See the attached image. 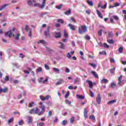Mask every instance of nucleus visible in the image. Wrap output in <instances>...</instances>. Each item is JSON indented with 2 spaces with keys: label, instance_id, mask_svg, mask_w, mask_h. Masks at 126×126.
Segmentation results:
<instances>
[{
  "label": "nucleus",
  "instance_id": "de8ad7c7",
  "mask_svg": "<svg viewBox=\"0 0 126 126\" xmlns=\"http://www.w3.org/2000/svg\"><path fill=\"white\" fill-rule=\"evenodd\" d=\"M65 102H66V104H67V105L71 104V102H70V101L68 100V99H66Z\"/></svg>",
  "mask_w": 126,
  "mask_h": 126
},
{
  "label": "nucleus",
  "instance_id": "2eb2a0df",
  "mask_svg": "<svg viewBox=\"0 0 126 126\" xmlns=\"http://www.w3.org/2000/svg\"><path fill=\"white\" fill-rule=\"evenodd\" d=\"M96 13L98 16V17H99V18H103V15H102V13H101L100 12V11L98 10H96Z\"/></svg>",
  "mask_w": 126,
  "mask_h": 126
},
{
  "label": "nucleus",
  "instance_id": "4c0bfd02",
  "mask_svg": "<svg viewBox=\"0 0 126 126\" xmlns=\"http://www.w3.org/2000/svg\"><path fill=\"white\" fill-rule=\"evenodd\" d=\"M90 95L91 96V97H94V93H93V92L92 91V90H91V89H90Z\"/></svg>",
  "mask_w": 126,
  "mask_h": 126
},
{
  "label": "nucleus",
  "instance_id": "13d9d810",
  "mask_svg": "<svg viewBox=\"0 0 126 126\" xmlns=\"http://www.w3.org/2000/svg\"><path fill=\"white\" fill-rule=\"evenodd\" d=\"M4 80H5V81H9V77H8V76H6Z\"/></svg>",
  "mask_w": 126,
  "mask_h": 126
},
{
  "label": "nucleus",
  "instance_id": "0eeeda50",
  "mask_svg": "<svg viewBox=\"0 0 126 126\" xmlns=\"http://www.w3.org/2000/svg\"><path fill=\"white\" fill-rule=\"evenodd\" d=\"M53 35L55 38H62V35L61 34V32H55L53 33Z\"/></svg>",
  "mask_w": 126,
  "mask_h": 126
},
{
  "label": "nucleus",
  "instance_id": "a878e982",
  "mask_svg": "<svg viewBox=\"0 0 126 126\" xmlns=\"http://www.w3.org/2000/svg\"><path fill=\"white\" fill-rule=\"evenodd\" d=\"M87 2L89 4V5H90V6H93V5L94 4L92 1H90L89 0H88L87 1Z\"/></svg>",
  "mask_w": 126,
  "mask_h": 126
},
{
  "label": "nucleus",
  "instance_id": "f3484780",
  "mask_svg": "<svg viewBox=\"0 0 126 126\" xmlns=\"http://www.w3.org/2000/svg\"><path fill=\"white\" fill-rule=\"evenodd\" d=\"M92 74H93L94 77H95V78H99V76H98V74H97V73L95 71H92Z\"/></svg>",
  "mask_w": 126,
  "mask_h": 126
},
{
  "label": "nucleus",
  "instance_id": "4d7b16f0",
  "mask_svg": "<svg viewBox=\"0 0 126 126\" xmlns=\"http://www.w3.org/2000/svg\"><path fill=\"white\" fill-rule=\"evenodd\" d=\"M111 88H114V87H115L116 86V83H111Z\"/></svg>",
  "mask_w": 126,
  "mask_h": 126
},
{
  "label": "nucleus",
  "instance_id": "412c9836",
  "mask_svg": "<svg viewBox=\"0 0 126 126\" xmlns=\"http://www.w3.org/2000/svg\"><path fill=\"white\" fill-rule=\"evenodd\" d=\"M76 97L78 98V99H80V100H83L84 99V96L79 95V94H76Z\"/></svg>",
  "mask_w": 126,
  "mask_h": 126
},
{
  "label": "nucleus",
  "instance_id": "f03ea898",
  "mask_svg": "<svg viewBox=\"0 0 126 126\" xmlns=\"http://www.w3.org/2000/svg\"><path fill=\"white\" fill-rule=\"evenodd\" d=\"M88 31V28L86 25H83L78 28V32L79 34H82L83 33H86Z\"/></svg>",
  "mask_w": 126,
  "mask_h": 126
},
{
  "label": "nucleus",
  "instance_id": "2f4dec72",
  "mask_svg": "<svg viewBox=\"0 0 126 126\" xmlns=\"http://www.w3.org/2000/svg\"><path fill=\"white\" fill-rule=\"evenodd\" d=\"M6 6H8V4H4V5H2L1 7V8H0V11H1V10H2V9H4V8H5V7H6Z\"/></svg>",
  "mask_w": 126,
  "mask_h": 126
},
{
  "label": "nucleus",
  "instance_id": "9d476101",
  "mask_svg": "<svg viewBox=\"0 0 126 126\" xmlns=\"http://www.w3.org/2000/svg\"><path fill=\"white\" fill-rule=\"evenodd\" d=\"M39 105L40 106L39 107L40 109H41V111H45L46 109V106L43 104V102L42 101L40 102Z\"/></svg>",
  "mask_w": 126,
  "mask_h": 126
},
{
  "label": "nucleus",
  "instance_id": "393cba45",
  "mask_svg": "<svg viewBox=\"0 0 126 126\" xmlns=\"http://www.w3.org/2000/svg\"><path fill=\"white\" fill-rule=\"evenodd\" d=\"M53 71H54V72H57V73H60V69L58 68H53Z\"/></svg>",
  "mask_w": 126,
  "mask_h": 126
},
{
  "label": "nucleus",
  "instance_id": "bb28decb",
  "mask_svg": "<svg viewBox=\"0 0 126 126\" xmlns=\"http://www.w3.org/2000/svg\"><path fill=\"white\" fill-rule=\"evenodd\" d=\"M14 121L13 118L12 117L11 118H10L8 121H7V124L9 125V124H11V123H12Z\"/></svg>",
  "mask_w": 126,
  "mask_h": 126
},
{
  "label": "nucleus",
  "instance_id": "774afa93",
  "mask_svg": "<svg viewBox=\"0 0 126 126\" xmlns=\"http://www.w3.org/2000/svg\"><path fill=\"white\" fill-rule=\"evenodd\" d=\"M110 62L112 63H115V59L114 58H110Z\"/></svg>",
  "mask_w": 126,
  "mask_h": 126
},
{
  "label": "nucleus",
  "instance_id": "6ab92c4d",
  "mask_svg": "<svg viewBox=\"0 0 126 126\" xmlns=\"http://www.w3.org/2000/svg\"><path fill=\"white\" fill-rule=\"evenodd\" d=\"M116 70V67H114L110 70L111 74L115 75V71Z\"/></svg>",
  "mask_w": 126,
  "mask_h": 126
},
{
  "label": "nucleus",
  "instance_id": "473e14b6",
  "mask_svg": "<svg viewBox=\"0 0 126 126\" xmlns=\"http://www.w3.org/2000/svg\"><path fill=\"white\" fill-rule=\"evenodd\" d=\"M88 113V112L87 111H85L84 112V117L86 118V119H87V118H88V116H87V114Z\"/></svg>",
  "mask_w": 126,
  "mask_h": 126
},
{
  "label": "nucleus",
  "instance_id": "ea45409f",
  "mask_svg": "<svg viewBox=\"0 0 126 126\" xmlns=\"http://www.w3.org/2000/svg\"><path fill=\"white\" fill-rule=\"evenodd\" d=\"M39 98L41 101H46V98H45V97L42 95H40Z\"/></svg>",
  "mask_w": 126,
  "mask_h": 126
},
{
  "label": "nucleus",
  "instance_id": "ddd939ff",
  "mask_svg": "<svg viewBox=\"0 0 126 126\" xmlns=\"http://www.w3.org/2000/svg\"><path fill=\"white\" fill-rule=\"evenodd\" d=\"M86 82L88 83L90 88H93V86H94V85H93V83H92V81L87 80L86 81Z\"/></svg>",
  "mask_w": 126,
  "mask_h": 126
},
{
  "label": "nucleus",
  "instance_id": "680f3d73",
  "mask_svg": "<svg viewBox=\"0 0 126 126\" xmlns=\"http://www.w3.org/2000/svg\"><path fill=\"white\" fill-rule=\"evenodd\" d=\"M67 58H68V59H70V58H71V55H70L69 53H67Z\"/></svg>",
  "mask_w": 126,
  "mask_h": 126
},
{
  "label": "nucleus",
  "instance_id": "3c124183",
  "mask_svg": "<svg viewBox=\"0 0 126 126\" xmlns=\"http://www.w3.org/2000/svg\"><path fill=\"white\" fill-rule=\"evenodd\" d=\"M123 47H120L118 50L119 53H122L123 52Z\"/></svg>",
  "mask_w": 126,
  "mask_h": 126
},
{
  "label": "nucleus",
  "instance_id": "39448f33",
  "mask_svg": "<svg viewBox=\"0 0 126 126\" xmlns=\"http://www.w3.org/2000/svg\"><path fill=\"white\" fill-rule=\"evenodd\" d=\"M122 78H123V75H120V76L118 78V84L121 86H123L125 84L124 83V81L122 80Z\"/></svg>",
  "mask_w": 126,
  "mask_h": 126
},
{
  "label": "nucleus",
  "instance_id": "79ce46f5",
  "mask_svg": "<svg viewBox=\"0 0 126 126\" xmlns=\"http://www.w3.org/2000/svg\"><path fill=\"white\" fill-rule=\"evenodd\" d=\"M102 32H103V30L100 29L98 32V34L99 36H102Z\"/></svg>",
  "mask_w": 126,
  "mask_h": 126
},
{
  "label": "nucleus",
  "instance_id": "603ef678",
  "mask_svg": "<svg viewBox=\"0 0 126 126\" xmlns=\"http://www.w3.org/2000/svg\"><path fill=\"white\" fill-rule=\"evenodd\" d=\"M70 122V123H71V124H72V123H73V122H74V117L72 116L71 118Z\"/></svg>",
  "mask_w": 126,
  "mask_h": 126
},
{
  "label": "nucleus",
  "instance_id": "f257e3e1",
  "mask_svg": "<svg viewBox=\"0 0 126 126\" xmlns=\"http://www.w3.org/2000/svg\"><path fill=\"white\" fill-rule=\"evenodd\" d=\"M5 36H6V37H7L8 36L9 38H11V36H13V37H15L16 40H17L20 39V33H16V35L14 34H12L11 31L5 32Z\"/></svg>",
  "mask_w": 126,
  "mask_h": 126
},
{
  "label": "nucleus",
  "instance_id": "864d4df0",
  "mask_svg": "<svg viewBox=\"0 0 126 126\" xmlns=\"http://www.w3.org/2000/svg\"><path fill=\"white\" fill-rule=\"evenodd\" d=\"M62 82H63V80H61L59 82H57L56 83V85H60V84H62Z\"/></svg>",
  "mask_w": 126,
  "mask_h": 126
},
{
  "label": "nucleus",
  "instance_id": "6e6552de",
  "mask_svg": "<svg viewBox=\"0 0 126 126\" xmlns=\"http://www.w3.org/2000/svg\"><path fill=\"white\" fill-rule=\"evenodd\" d=\"M50 28H51V27H47L46 29V31L44 32V35L46 37H48L49 35H50Z\"/></svg>",
  "mask_w": 126,
  "mask_h": 126
},
{
  "label": "nucleus",
  "instance_id": "09e8293b",
  "mask_svg": "<svg viewBox=\"0 0 126 126\" xmlns=\"http://www.w3.org/2000/svg\"><path fill=\"white\" fill-rule=\"evenodd\" d=\"M44 67L47 69V70H49L50 69V67L46 64H44Z\"/></svg>",
  "mask_w": 126,
  "mask_h": 126
},
{
  "label": "nucleus",
  "instance_id": "052dcab7",
  "mask_svg": "<svg viewBox=\"0 0 126 126\" xmlns=\"http://www.w3.org/2000/svg\"><path fill=\"white\" fill-rule=\"evenodd\" d=\"M120 3L116 2L114 3V7H117V6H119Z\"/></svg>",
  "mask_w": 126,
  "mask_h": 126
},
{
  "label": "nucleus",
  "instance_id": "4be33fe9",
  "mask_svg": "<svg viewBox=\"0 0 126 126\" xmlns=\"http://www.w3.org/2000/svg\"><path fill=\"white\" fill-rule=\"evenodd\" d=\"M63 6V4H60V5L56 6V8H57V9L61 10V9H62Z\"/></svg>",
  "mask_w": 126,
  "mask_h": 126
},
{
  "label": "nucleus",
  "instance_id": "69168bd1",
  "mask_svg": "<svg viewBox=\"0 0 126 126\" xmlns=\"http://www.w3.org/2000/svg\"><path fill=\"white\" fill-rule=\"evenodd\" d=\"M18 124H19V126H21V125L23 124V120H21L20 121H19L18 122Z\"/></svg>",
  "mask_w": 126,
  "mask_h": 126
},
{
  "label": "nucleus",
  "instance_id": "f704fd0d",
  "mask_svg": "<svg viewBox=\"0 0 126 126\" xmlns=\"http://www.w3.org/2000/svg\"><path fill=\"white\" fill-rule=\"evenodd\" d=\"M80 79L79 78H76V79H75L74 80V82L75 83H77L78 84H79V81H80Z\"/></svg>",
  "mask_w": 126,
  "mask_h": 126
},
{
  "label": "nucleus",
  "instance_id": "a211bd4d",
  "mask_svg": "<svg viewBox=\"0 0 126 126\" xmlns=\"http://www.w3.org/2000/svg\"><path fill=\"white\" fill-rule=\"evenodd\" d=\"M35 3V2H36V1H35V0H30L29 1H28V4H29V5H33V3Z\"/></svg>",
  "mask_w": 126,
  "mask_h": 126
},
{
  "label": "nucleus",
  "instance_id": "a19ab883",
  "mask_svg": "<svg viewBox=\"0 0 126 126\" xmlns=\"http://www.w3.org/2000/svg\"><path fill=\"white\" fill-rule=\"evenodd\" d=\"M85 40H90V39H91V38L90 37V36H89V35H86V36H85Z\"/></svg>",
  "mask_w": 126,
  "mask_h": 126
},
{
  "label": "nucleus",
  "instance_id": "f8f14e48",
  "mask_svg": "<svg viewBox=\"0 0 126 126\" xmlns=\"http://www.w3.org/2000/svg\"><path fill=\"white\" fill-rule=\"evenodd\" d=\"M33 123V120H32V117L29 116L28 118L27 124L28 125H30Z\"/></svg>",
  "mask_w": 126,
  "mask_h": 126
},
{
  "label": "nucleus",
  "instance_id": "b1692460",
  "mask_svg": "<svg viewBox=\"0 0 126 126\" xmlns=\"http://www.w3.org/2000/svg\"><path fill=\"white\" fill-rule=\"evenodd\" d=\"M64 14L65 15H69V14H71V9H69L68 11L64 13Z\"/></svg>",
  "mask_w": 126,
  "mask_h": 126
},
{
  "label": "nucleus",
  "instance_id": "5701e85b",
  "mask_svg": "<svg viewBox=\"0 0 126 126\" xmlns=\"http://www.w3.org/2000/svg\"><path fill=\"white\" fill-rule=\"evenodd\" d=\"M101 83H108V82H109V80H108V79H102L101 81H100Z\"/></svg>",
  "mask_w": 126,
  "mask_h": 126
},
{
  "label": "nucleus",
  "instance_id": "4468645a",
  "mask_svg": "<svg viewBox=\"0 0 126 126\" xmlns=\"http://www.w3.org/2000/svg\"><path fill=\"white\" fill-rule=\"evenodd\" d=\"M8 91L7 88H5L4 89L2 88H0V93H6Z\"/></svg>",
  "mask_w": 126,
  "mask_h": 126
},
{
  "label": "nucleus",
  "instance_id": "6e6d98bb",
  "mask_svg": "<svg viewBox=\"0 0 126 126\" xmlns=\"http://www.w3.org/2000/svg\"><path fill=\"white\" fill-rule=\"evenodd\" d=\"M29 37H32V32L31 31V29H30V31L29 32Z\"/></svg>",
  "mask_w": 126,
  "mask_h": 126
},
{
  "label": "nucleus",
  "instance_id": "5fc2aeb1",
  "mask_svg": "<svg viewBox=\"0 0 126 126\" xmlns=\"http://www.w3.org/2000/svg\"><path fill=\"white\" fill-rule=\"evenodd\" d=\"M68 96H69V92H67L66 94L65 95L64 98H68Z\"/></svg>",
  "mask_w": 126,
  "mask_h": 126
},
{
  "label": "nucleus",
  "instance_id": "423d86ee",
  "mask_svg": "<svg viewBox=\"0 0 126 126\" xmlns=\"http://www.w3.org/2000/svg\"><path fill=\"white\" fill-rule=\"evenodd\" d=\"M102 98H101V94H97V97H96V102L100 105L101 104V100Z\"/></svg>",
  "mask_w": 126,
  "mask_h": 126
},
{
  "label": "nucleus",
  "instance_id": "c03bdc74",
  "mask_svg": "<svg viewBox=\"0 0 126 126\" xmlns=\"http://www.w3.org/2000/svg\"><path fill=\"white\" fill-rule=\"evenodd\" d=\"M112 17L115 20H119V17L116 15H113V16H112Z\"/></svg>",
  "mask_w": 126,
  "mask_h": 126
},
{
  "label": "nucleus",
  "instance_id": "72a5a7b5",
  "mask_svg": "<svg viewBox=\"0 0 126 126\" xmlns=\"http://www.w3.org/2000/svg\"><path fill=\"white\" fill-rule=\"evenodd\" d=\"M100 8L102 9H106L107 8V2H105L104 5H102L100 7Z\"/></svg>",
  "mask_w": 126,
  "mask_h": 126
},
{
  "label": "nucleus",
  "instance_id": "8fccbe9b",
  "mask_svg": "<svg viewBox=\"0 0 126 126\" xmlns=\"http://www.w3.org/2000/svg\"><path fill=\"white\" fill-rule=\"evenodd\" d=\"M65 71L66 73H69V72H70V70H69L67 67L65 68Z\"/></svg>",
  "mask_w": 126,
  "mask_h": 126
},
{
  "label": "nucleus",
  "instance_id": "49530a36",
  "mask_svg": "<svg viewBox=\"0 0 126 126\" xmlns=\"http://www.w3.org/2000/svg\"><path fill=\"white\" fill-rule=\"evenodd\" d=\"M123 13L124 14V17H125V19L126 21V10H123Z\"/></svg>",
  "mask_w": 126,
  "mask_h": 126
},
{
  "label": "nucleus",
  "instance_id": "a18cd8bd",
  "mask_svg": "<svg viewBox=\"0 0 126 126\" xmlns=\"http://www.w3.org/2000/svg\"><path fill=\"white\" fill-rule=\"evenodd\" d=\"M99 55H107L106 51H101L99 52Z\"/></svg>",
  "mask_w": 126,
  "mask_h": 126
},
{
  "label": "nucleus",
  "instance_id": "1a4fd4ad",
  "mask_svg": "<svg viewBox=\"0 0 126 126\" xmlns=\"http://www.w3.org/2000/svg\"><path fill=\"white\" fill-rule=\"evenodd\" d=\"M58 44L60 45L59 46V48L62 49V50H64V49H65V46H64V44L63 42L59 41L58 42Z\"/></svg>",
  "mask_w": 126,
  "mask_h": 126
},
{
  "label": "nucleus",
  "instance_id": "338daca9",
  "mask_svg": "<svg viewBox=\"0 0 126 126\" xmlns=\"http://www.w3.org/2000/svg\"><path fill=\"white\" fill-rule=\"evenodd\" d=\"M38 126H44V123H39Z\"/></svg>",
  "mask_w": 126,
  "mask_h": 126
},
{
  "label": "nucleus",
  "instance_id": "58836bf2",
  "mask_svg": "<svg viewBox=\"0 0 126 126\" xmlns=\"http://www.w3.org/2000/svg\"><path fill=\"white\" fill-rule=\"evenodd\" d=\"M57 21L59 23H61V24H63V23H64L62 19H58Z\"/></svg>",
  "mask_w": 126,
  "mask_h": 126
},
{
  "label": "nucleus",
  "instance_id": "e433bc0d",
  "mask_svg": "<svg viewBox=\"0 0 126 126\" xmlns=\"http://www.w3.org/2000/svg\"><path fill=\"white\" fill-rule=\"evenodd\" d=\"M70 20H71V21H72V22H73L74 23H75V22H76V21H75V18H73V17H71L69 18Z\"/></svg>",
  "mask_w": 126,
  "mask_h": 126
},
{
  "label": "nucleus",
  "instance_id": "9b49d317",
  "mask_svg": "<svg viewBox=\"0 0 126 126\" xmlns=\"http://www.w3.org/2000/svg\"><path fill=\"white\" fill-rule=\"evenodd\" d=\"M68 26L71 30H72V31H75V26L74 25L71 24H68Z\"/></svg>",
  "mask_w": 126,
  "mask_h": 126
},
{
  "label": "nucleus",
  "instance_id": "bf43d9fd",
  "mask_svg": "<svg viewBox=\"0 0 126 126\" xmlns=\"http://www.w3.org/2000/svg\"><path fill=\"white\" fill-rule=\"evenodd\" d=\"M103 46L104 47V48H109V45L107 44L106 43H103Z\"/></svg>",
  "mask_w": 126,
  "mask_h": 126
},
{
  "label": "nucleus",
  "instance_id": "37998d69",
  "mask_svg": "<svg viewBox=\"0 0 126 126\" xmlns=\"http://www.w3.org/2000/svg\"><path fill=\"white\" fill-rule=\"evenodd\" d=\"M89 65H91L93 67L96 68V64L95 63H90Z\"/></svg>",
  "mask_w": 126,
  "mask_h": 126
},
{
  "label": "nucleus",
  "instance_id": "7ed1b4c3",
  "mask_svg": "<svg viewBox=\"0 0 126 126\" xmlns=\"http://www.w3.org/2000/svg\"><path fill=\"white\" fill-rule=\"evenodd\" d=\"M34 6L43 9L46 6V0H42V3L41 4H40L39 3H35Z\"/></svg>",
  "mask_w": 126,
  "mask_h": 126
},
{
  "label": "nucleus",
  "instance_id": "7c9ffc66",
  "mask_svg": "<svg viewBox=\"0 0 126 126\" xmlns=\"http://www.w3.org/2000/svg\"><path fill=\"white\" fill-rule=\"evenodd\" d=\"M108 36L110 38H112L114 36V34L113 33V32H108Z\"/></svg>",
  "mask_w": 126,
  "mask_h": 126
},
{
  "label": "nucleus",
  "instance_id": "c756f323",
  "mask_svg": "<svg viewBox=\"0 0 126 126\" xmlns=\"http://www.w3.org/2000/svg\"><path fill=\"white\" fill-rule=\"evenodd\" d=\"M35 104V102L32 101V102H30L29 104V108H32L33 107V105Z\"/></svg>",
  "mask_w": 126,
  "mask_h": 126
},
{
  "label": "nucleus",
  "instance_id": "dca6fc26",
  "mask_svg": "<svg viewBox=\"0 0 126 126\" xmlns=\"http://www.w3.org/2000/svg\"><path fill=\"white\" fill-rule=\"evenodd\" d=\"M117 102V99H114L110 100L107 102L108 105H112V104H115Z\"/></svg>",
  "mask_w": 126,
  "mask_h": 126
},
{
  "label": "nucleus",
  "instance_id": "aec40b11",
  "mask_svg": "<svg viewBox=\"0 0 126 126\" xmlns=\"http://www.w3.org/2000/svg\"><path fill=\"white\" fill-rule=\"evenodd\" d=\"M90 119L91 120L92 122H96V118H95V116H94V115H91L90 116Z\"/></svg>",
  "mask_w": 126,
  "mask_h": 126
},
{
  "label": "nucleus",
  "instance_id": "e2e57ef3",
  "mask_svg": "<svg viewBox=\"0 0 126 126\" xmlns=\"http://www.w3.org/2000/svg\"><path fill=\"white\" fill-rule=\"evenodd\" d=\"M25 30H26V31H28V30H29V27H28L27 25H26Z\"/></svg>",
  "mask_w": 126,
  "mask_h": 126
},
{
  "label": "nucleus",
  "instance_id": "c9c22d12",
  "mask_svg": "<svg viewBox=\"0 0 126 126\" xmlns=\"http://www.w3.org/2000/svg\"><path fill=\"white\" fill-rule=\"evenodd\" d=\"M47 51H48L49 53H53V52H54V50H52V49L49 48V47H46V48Z\"/></svg>",
  "mask_w": 126,
  "mask_h": 126
},
{
  "label": "nucleus",
  "instance_id": "20e7f679",
  "mask_svg": "<svg viewBox=\"0 0 126 126\" xmlns=\"http://www.w3.org/2000/svg\"><path fill=\"white\" fill-rule=\"evenodd\" d=\"M44 112L45 111H31L29 113L32 115H38V116H41V114L44 113Z\"/></svg>",
  "mask_w": 126,
  "mask_h": 126
},
{
  "label": "nucleus",
  "instance_id": "c85d7f7f",
  "mask_svg": "<svg viewBox=\"0 0 126 126\" xmlns=\"http://www.w3.org/2000/svg\"><path fill=\"white\" fill-rule=\"evenodd\" d=\"M42 70H43V68H42V67H39L36 70V72L37 73H39V72H41Z\"/></svg>",
  "mask_w": 126,
  "mask_h": 126
},
{
  "label": "nucleus",
  "instance_id": "0e129e2a",
  "mask_svg": "<svg viewBox=\"0 0 126 126\" xmlns=\"http://www.w3.org/2000/svg\"><path fill=\"white\" fill-rule=\"evenodd\" d=\"M62 124H63V126H65V125H66V121L63 120L62 121Z\"/></svg>",
  "mask_w": 126,
  "mask_h": 126
},
{
  "label": "nucleus",
  "instance_id": "cd10ccee",
  "mask_svg": "<svg viewBox=\"0 0 126 126\" xmlns=\"http://www.w3.org/2000/svg\"><path fill=\"white\" fill-rule=\"evenodd\" d=\"M107 42L109 44H114L115 43L113 39H107Z\"/></svg>",
  "mask_w": 126,
  "mask_h": 126
}]
</instances>
